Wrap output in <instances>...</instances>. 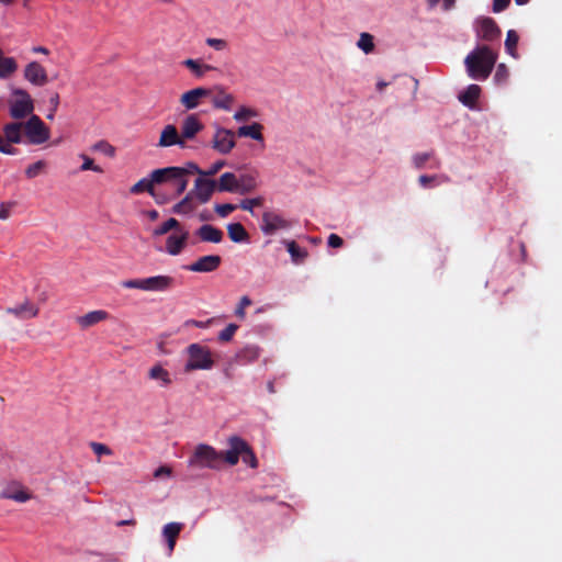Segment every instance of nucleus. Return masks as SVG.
<instances>
[{
	"label": "nucleus",
	"mask_w": 562,
	"mask_h": 562,
	"mask_svg": "<svg viewBox=\"0 0 562 562\" xmlns=\"http://www.w3.org/2000/svg\"><path fill=\"white\" fill-rule=\"evenodd\" d=\"M497 55L487 46H477L464 59L467 71L472 79L485 80L491 75Z\"/></svg>",
	"instance_id": "f257e3e1"
},
{
	"label": "nucleus",
	"mask_w": 562,
	"mask_h": 562,
	"mask_svg": "<svg viewBox=\"0 0 562 562\" xmlns=\"http://www.w3.org/2000/svg\"><path fill=\"white\" fill-rule=\"evenodd\" d=\"M187 361L183 367L186 373L196 370H211L215 366L213 352L206 346L198 342L190 344L186 350Z\"/></svg>",
	"instance_id": "f03ea898"
},
{
	"label": "nucleus",
	"mask_w": 562,
	"mask_h": 562,
	"mask_svg": "<svg viewBox=\"0 0 562 562\" xmlns=\"http://www.w3.org/2000/svg\"><path fill=\"white\" fill-rule=\"evenodd\" d=\"M222 451H217L210 445H198L188 460V465L194 469H220Z\"/></svg>",
	"instance_id": "7ed1b4c3"
},
{
	"label": "nucleus",
	"mask_w": 562,
	"mask_h": 562,
	"mask_svg": "<svg viewBox=\"0 0 562 562\" xmlns=\"http://www.w3.org/2000/svg\"><path fill=\"white\" fill-rule=\"evenodd\" d=\"M9 113L14 120L30 117L34 111V100L31 94L21 88H13L9 99Z\"/></svg>",
	"instance_id": "20e7f679"
},
{
	"label": "nucleus",
	"mask_w": 562,
	"mask_h": 562,
	"mask_svg": "<svg viewBox=\"0 0 562 562\" xmlns=\"http://www.w3.org/2000/svg\"><path fill=\"white\" fill-rule=\"evenodd\" d=\"M22 124L29 143L40 145L49 139V128L44 124L40 116L32 114L27 121Z\"/></svg>",
	"instance_id": "39448f33"
},
{
	"label": "nucleus",
	"mask_w": 562,
	"mask_h": 562,
	"mask_svg": "<svg viewBox=\"0 0 562 562\" xmlns=\"http://www.w3.org/2000/svg\"><path fill=\"white\" fill-rule=\"evenodd\" d=\"M165 173L169 179L177 180L179 191H186L189 180L188 177L193 173L203 176V170L195 162L189 161L182 167H166Z\"/></svg>",
	"instance_id": "423d86ee"
},
{
	"label": "nucleus",
	"mask_w": 562,
	"mask_h": 562,
	"mask_svg": "<svg viewBox=\"0 0 562 562\" xmlns=\"http://www.w3.org/2000/svg\"><path fill=\"white\" fill-rule=\"evenodd\" d=\"M164 176H166L164 168L155 169L150 172L148 178H143L132 186L130 192L133 194L148 192L154 199H157V192L154 186L164 183Z\"/></svg>",
	"instance_id": "0eeeda50"
},
{
	"label": "nucleus",
	"mask_w": 562,
	"mask_h": 562,
	"mask_svg": "<svg viewBox=\"0 0 562 562\" xmlns=\"http://www.w3.org/2000/svg\"><path fill=\"white\" fill-rule=\"evenodd\" d=\"M234 132L224 127H216L212 138V148L222 155H227L235 147Z\"/></svg>",
	"instance_id": "6e6552de"
},
{
	"label": "nucleus",
	"mask_w": 562,
	"mask_h": 562,
	"mask_svg": "<svg viewBox=\"0 0 562 562\" xmlns=\"http://www.w3.org/2000/svg\"><path fill=\"white\" fill-rule=\"evenodd\" d=\"M216 190V181L209 179L207 177H199L194 181V186L190 191L191 195L194 196L200 203H206L210 201L214 191Z\"/></svg>",
	"instance_id": "1a4fd4ad"
},
{
	"label": "nucleus",
	"mask_w": 562,
	"mask_h": 562,
	"mask_svg": "<svg viewBox=\"0 0 562 562\" xmlns=\"http://www.w3.org/2000/svg\"><path fill=\"white\" fill-rule=\"evenodd\" d=\"M247 442L238 437L232 436L228 438V449L222 452V460H224L229 465L237 464L239 457L243 456L245 451H247Z\"/></svg>",
	"instance_id": "9d476101"
},
{
	"label": "nucleus",
	"mask_w": 562,
	"mask_h": 562,
	"mask_svg": "<svg viewBox=\"0 0 562 562\" xmlns=\"http://www.w3.org/2000/svg\"><path fill=\"white\" fill-rule=\"evenodd\" d=\"M189 232L181 227L168 236L165 251L170 256H178L187 247Z\"/></svg>",
	"instance_id": "9b49d317"
},
{
	"label": "nucleus",
	"mask_w": 562,
	"mask_h": 562,
	"mask_svg": "<svg viewBox=\"0 0 562 562\" xmlns=\"http://www.w3.org/2000/svg\"><path fill=\"white\" fill-rule=\"evenodd\" d=\"M475 33L477 38L484 41H494L498 38L501 34L499 27L496 25L495 21L491 18H480L475 21Z\"/></svg>",
	"instance_id": "f8f14e48"
},
{
	"label": "nucleus",
	"mask_w": 562,
	"mask_h": 562,
	"mask_svg": "<svg viewBox=\"0 0 562 562\" xmlns=\"http://www.w3.org/2000/svg\"><path fill=\"white\" fill-rule=\"evenodd\" d=\"M211 89L204 87L188 90L181 94L180 103L188 111L194 110L200 105L202 99L211 95Z\"/></svg>",
	"instance_id": "ddd939ff"
},
{
	"label": "nucleus",
	"mask_w": 562,
	"mask_h": 562,
	"mask_svg": "<svg viewBox=\"0 0 562 562\" xmlns=\"http://www.w3.org/2000/svg\"><path fill=\"white\" fill-rule=\"evenodd\" d=\"M290 223L280 214L274 212H265L262 215L261 231L266 235H272L277 231L289 228Z\"/></svg>",
	"instance_id": "4468645a"
},
{
	"label": "nucleus",
	"mask_w": 562,
	"mask_h": 562,
	"mask_svg": "<svg viewBox=\"0 0 562 562\" xmlns=\"http://www.w3.org/2000/svg\"><path fill=\"white\" fill-rule=\"evenodd\" d=\"M203 123L198 119L196 115L190 114L184 117L180 132L184 147L187 146V142L193 139L203 130Z\"/></svg>",
	"instance_id": "2eb2a0df"
},
{
	"label": "nucleus",
	"mask_w": 562,
	"mask_h": 562,
	"mask_svg": "<svg viewBox=\"0 0 562 562\" xmlns=\"http://www.w3.org/2000/svg\"><path fill=\"white\" fill-rule=\"evenodd\" d=\"M173 278L170 276H154L143 279V291L145 292H165L173 285Z\"/></svg>",
	"instance_id": "dca6fc26"
},
{
	"label": "nucleus",
	"mask_w": 562,
	"mask_h": 562,
	"mask_svg": "<svg viewBox=\"0 0 562 562\" xmlns=\"http://www.w3.org/2000/svg\"><path fill=\"white\" fill-rule=\"evenodd\" d=\"M211 102L215 109L229 111L235 102V97L222 86L211 89Z\"/></svg>",
	"instance_id": "f3484780"
},
{
	"label": "nucleus",
	"mask_w": 562,
	"mask_h": 562,
	"mask_svg": "<svg viewBox=\"0 0 562 562\" xmlns=\"http://www.w3.org/2000/svg\"><path fill=\"white\" fill-rule=\"evenodd\" d=\"M24 78L32 85L42 87L48 82L47 72L37 61L29 63L24 68Z\"/></svg>",
	"instance_id": "a211bd4d"
},
{
	"label": "nucleus",
	"mask_w": 562,
	"mask_h": 562,
	"mask_svg": "<svg viewBox=\"0 0 562 562\" xmlns=\"http://www.w3.org/2000/svg\"><path fill=\"white\" fill-rule=\"evenodd\" d=\"M176 145L184 148V143L181 139L180 132H178L175 125L168 124L161 130L157 146L165 148Z\"/></svg>",
	"instance_id": "6ab92c4d"
},
{
	"label": "nucleus",
	"mask_w": 562,
	"mask_h": 562,
	"mask_svg": "<svg viewBox=\"0 0 562 562\" xmlns=\"http://www.w3.org/2000/svg\"><path fill=\"white\" fill-rule=\"evenodd\" d=\"M110 314L104 310H95L76 317V323L81 329H88L101 322L109 319Z\"/></svg>",
	"instance_id": "aec40b11"
},
{
	"label": "nucleus",
	"mask_w": 562,
	"mask_h": 562,
	"mask_svg": "<svg viewBox=\"0 0 562 562\" xmlns=\"http://www.w3.org/2000/svg\"><path fill=\"white\" fill-rule=\"evenodd\" d=\"M221 257L217 255H207L200 257L191 263L188 269L193 272H211L216 270L221 265Z\"/></svg>",
	"instance_id": "412c9836"
},
{
	"label": "nucleus",
	"mask_w": 562,
	"mask_h": 562,
	"mask_svg": "<svg viewBox=\"0 0 562 562\" xmlns=\"http://www.w3.org/2000/svg\"><path fill=\"white\" fill-rule=\"evenodd\" d=\"M148 378L155 381L159 387L167 389L172 384L170 372L161 363H155L148 369Z\"/></svg>",
	"instance_id": "4be33fe9"
},
{
	"label": "nucleus",
	"mask_w": 562,
	"mask_h": 562,
	"mask_svg": "<svg viewBox=\"0 0 562 562\" xmlns=\"http://www.w3.org/2000/svg\"><path fill=\"white\" fill-rule=\"evenodd\" d=\"M182 65L198 79L203 78L207 72L216 70L214 66L204 63L202 59L188 58L182 61Z\"/></svg>",
	"instance_id": "5701e85b"
},
{
	"label": "nucleus",
	"mask_w": 562,
	"mask_h": 562,
	"mask_svg": "<svg viewBox=\"0 0 562 562\" xmlns=\"http://www.w3.org/2000/svg\"><path fill=\"white\" fill-rule=\"evenodd\" d=\"M7 313L12 314L19 318L27 319L36 317L38 314V307L31 303L29 300H25L19 305H15L13 307H9L7 310Z\"/></svg>",
	"instance_id": "b1692460"
},
{
	"label": "nucleus",
	"mask_w": 562,
	"mask_h": 562,
	"mask_svg": "<svg viewBox=\"0 0 562 562\" xmlns=\"http://www.w3.org/2000/svg\"><path fill=\"white\" fill-rule=\"evenodd\" d=\"M182 528H183V524H181V522H169L164 526L162 537L167 541L169 554L172 553L175 546H176V540H177L179 533L181 532Z\"/></svg>",
	"instance_id": "393cba45"
},
{
	"label": "nucleus",
	"mask_w": 562,
	"mask_h": 562,
	"mask_svg": "<svg viewBox=\"0 0 562 562\" xmlns=\"http://www.w3.org/2000/svg\"><path fill=\"white\" fill-rule=\"evenodd\" d=\"M196 234L202 241L218 244L223 239V232L209 224L202 225Z\"/></svg>",
	"instance_id": "a878e982"
},
{
	"label": "nucleus",
	"mask_w": 562,
	"mask_h": 562,
	"mask_svg": "<svg viewBox=\"0 0 562 562\" xmlns=\"http://www.w3.org/2000/svg\"><path fill=\"white\" fill-rule=\"evenodd\" d=\"M19 66L16 60L13 57H8L3 54L2 48L0 47V79H8L12 77Z\"/></svg>",
	"instance_id": "bb28decb"
},
{
	"label": "nucleus",
	"mask_w": 562,
	"mask_h": 562,
	"mask_svg": "<svg viewBox=\"0 0 562 562\" xmlns=\"http://www.w3.org/2000/svg\"><path fill=\"white\" fill-rule=\"evenodd\" d=\"M22 122L9 123L4 126L3 133L8 143L20 144L22 143Z\"/></svg>",
	"instance_id": "cd10ccee"
},
{
	"label": "nucleus",
	"mask_w": 562,
	"mask_h": 562,
	"mask_svg": "<svg viewBox=\"0 0 562 562\" xmlns=\"http://www.w3.org/2000/svg\"><path fill=\"white\" fill-rule=\"evenodd\" d=\"M238 178L233 172H225L220 177L216 188L221 192H236L238 188Z\"/></svg>",
	"instance_id": "c85d7f7f"
},
{
	"label": "nucleus",
	"mask_w": 562,
	"mask_h": 562,
	"mask_svg": "<svg viewBox=\"0 0 562 562\" xmlns=\"http://www.w3.org/2000/svg\"><path fill=\"white\" fill-rule=\"evenodd\" d=\"M237 134L240 137H250L255 140L263 142L262 125L259 123L240 126L237 130Z\"/></svg>",
	"instance_id": "c756f323"
},
{
	"label": "nucleus",
	"mask_w": 562,
	"mask_h": 562,
	"mask_svg": "<svg viewBox=\"0 0 562 562\" xmlns=\"http://www.w3.org/2000/svg\"><path fill=\"white\" fill-rule=\"evenodd\" d=\"M227 233L234 243L248 241L249 236L244 226L239 223H232L227 225Z\"/></svg>",
	"instance_id": "7c9ffc66"
},
{
	"label": "nucleus",
	"mask_w": 562,
	"mask_h": 562,
	"mask_svg": "<svg viewBox=\"0 0 562 562\" xmlns=\"http://www.w3.org/2000/svg\"><path fill=\"white\" fill-rule=\"evenodd\" d=\"M481 93L477 85H470L459 97L460 101L468 106H473Z\"/></svg>",
	"instance_id": "2f4dec72"
},
{
	"label": "nucleus",
	"mask_w": 562,
	"mask_h": 562,
	"mask_svg": "<svg viewBox=\"0 0 562 562\" xmlns=\"http://www.w3.org/2000/svg\"><path fill=\"white\" fill-rule=\"evenodd\" d=\"M237 184H238L237 193H239V194L249 193L258 187L257 180H256L255 176H252V175H241L238 178Z\"/></svg>",
	"instance_id": "473e14b6"
},
{
	"label": "nucleus",
	"mask_w": 562,
	"mask_h": 562,
	"mask_svg": "<svg viewBox=\"0 0 562 562\" xmlns=\"http://www.w3.org/2000/svg\"><path fill=\"white\" fill-rule=\"evenodd\" d=\"M193 200H194V196L191 195V193L189 192L180 202H178L176 205H173L172 212L176 214L191 213L195 209Z\"/></svg>",
	"instance_id": "72a5a7b5"
},
{
	"label": "nucleus",
	"mask_w": 562,
	"mask_h": 562,
	"mask_svg": "<svg viewBox=\"0 0 562 562\" xmlns=\"http://www.w3.org/2000/svg\"><path fill=\"white\" fill-rule=\"evenodd\" d=\"M286 249L295 263H302L307 257V251L293 240L286 243Z\"/></svg>",
	"instance_id": "f704fd0d"
},
{
	"label": "nucleus",
	"mask_w": 562,
	"mask_h": 562,
	"mask_svg": "<svg viewBox=\"0 0 562 562\" xmlns=\"http://www.w3.org/2000/svg\"><path fill=\"white\" fill-rule=\"evenodd\" d=\"M357 47L364 54H370L374 50V38L373 35L367 32H362L357 41Z\"/></svg>",
	"instance_id": "c9c22d12"
},
{
	"label": "nucleus",
	"mask_w": 562,
	"mask_h": 562,
	"mask_svg": "<svg viewBox=\"0 0 562 562\" xmlns=\"http://www.w3.org/2000/svg\"><path fill=\"white\" fill-rule=\"evenodd\" d=\"M518 41H519L518 34L514 30H509L506 34L505 49L514 58H518V54L516 50Z\"/></svg>",
	"instance_id": "e433bc0d"
},
{
	"label": "nucleus",
	"mask_w": 562,
	"mask_h": 562,
	"mask_svg": "<svg viewBox=\"0 0 562 562\" xmlns=\"http://www.w3.org/2000/svg\"><path fill=\"white\" fill-rule=\"evenodd\" d=\"M180 228H181L180 223L176 218L171 217V218L167 220L166 222H164L160 226L156 227L153 231V235L154 236H162L172 229L176 232Z\"/></svg>",
	"instance_id": "4c0bfd02"
},
{
	"label": "nucleus",
	"mask_w": 562,
	"mask_h": 562,
	"mask_svg": "<svg viewBox=\"0 0 562 562\" xmlns=\"http://www.w3.org/2000/svg\"><path fill=\"white\" fill-rule=\"evenodd\" d=\"M258 115V112L249 106L241 105L234 114V120L237 122H246L250 119H254Z\"/></svg>",
	"instance_id": "58836bf2"
},
{
	"label": "nucleus",
	"mask_w": 562,
	"mask_h": 562,
	"mask_svg": "<svg viewBox=\"0 0 562 562\" xmlns=\"http://www.w3.org/2000/svg\"><path fill=\"white\" fill-rule=\"evenodd\" d=\"M260 350L257 346H246L238 353V358L241 361L250 362L256 360L259 357Z\"/></svg>",
	"instance_id": "ea45409f"
},
{
	"label": "nucleus",
	"mask_w": 562,
	"mask_h": 562,
	"mask_svg": "<svg viewBox=\"0 0 562 562\" xmlns=\"http://www.w3.org/2000/svg\"><path fill=\"white\" fill-rule=\"evenodd\" d=\"M92 150L102 153L106 157L113 158L115 156V147L106 140H99L91 147Z\"/></svg>",
	"instance_id": "a19ab883"
},
{
	"label": "nucleus",
	"mask_w": 562,
	"mask_h": 562,
	"mask_svg": "<svg viewBox=\"0 0 562 562\" xmlns=\"http://www.w3.org/2000/svg\"><path fill=\"white\" fill-rule=\"evenodd\" d=\"M46 168V162L44 160H37L36 162L30 165L25 169V176L29 179H33L37 176H40Z\"/></svg>",
	"instance_id": "79ce46f5"
},
{
	"label": "nucleus",
	"mask_w": 562,
	"mask_h": 562,
	"mask_svg": "<svg viewBox=\"0 0 562 562\" xmlns=\"http://www.w3.org/2000/svg\"><path fill=\"white\" fill-rule=\"evenodd\" d=\"M79 158L82 159V165L80 166L81 171L91 170L98 173L103 172V169L100 166L95 165L93 159L87 156L86 154H80Z\"/></svg>",
	"instance_id": "37998d69"
},
{
	"label": "nucleus",
	"mask_w": 562,
	"mask_h": 562,
	"mask_svg": "<svg viewBox=\"0 0 562 562\" xmlns=\"http://www.w3.org/2000/svg\"><path fill=\"white\" fill-rule=\"evenodd\" d=\"M238 329V326L236 324H228L220 334H218V340L223 342H227L232 340L234 337L236 330Z\"/></svg>",
	"instance_id": "c03bdc74"
},
{
	"label": "nucleus",
	"mask_w": 562,
	"mask_h": 562,
	"mask_svg": "<svg viewBox=\"0 0 562 562\" xmlns=\"http://www.w3.org/2000/svg\"><path fill=\"white\" fill-rule=\"evenodd\" d=\"M207 46L214 48L217 52L227 49L228 43L224 38L207 37L205 40Z\"/></svg>",
	"instance_id": "a18cd8bd"
},
{
	"label": "nucleus",
	"mask_w": 562,
	"mask_h": 562,
	"mask_svg": "<svg viewBox=\"0 0 562 562\" xmlns=\"http://www.w3.org/2000/svg\"><path fill=\"white\" fill-rule=\"evenodd\" d=\"M508 77H509L508 68L506 67V65L499 64L496 68L494 80L497 83H505L507 81Z\"/></svg>",
	"instance_id": "49530a36"
},
{
	"label": "nucleus",
	"mask_w": 562,
	"mask_h": 562,
	"mask_svg": "<svg viewBox=\"0 0 562 562\" xmlns=\"http://www.w3.org/2000/svg\"><path fill=\"white\" fill-rule=\"evenodd\" d=\"M250 304H251V300L247 295L241 296L240 300H239L238 306L235 310V315L238 318L244 319L245 316H246L245 308L247 306H249Z\"/></svg>",
	"instance_id": "de8ad7c7"
},
{
	"label": "nucleus",
	"mask_w": 562,
	"mask_h": 562,
	"mask_svg": "<svg viewBox=\"0 0 562 562\" xmlns=\"http://www.w3.org/2000/svg\"><path fill=\"white\" fill-rule=\"evenodd\" d=\"M434 156L432 151L428 153H417L413 156V162L416 168H423L426 161H428Z\"/></svg>",
	"instance_id": "09e8293b"
},
{
	"label": "nucleus",
	"mask_w": 562,
	"mask_h": 562,
	"mask_svg": "<svg viewBox=\"0 0 562 562\" xmlns=\"http://www.w3.org/2000/svg\"><path fill=\"white\" fill-rule=\"evenodd\" d=\"M90 448L99 457L112 454V450L104 443L93 441V442H90Z\"/></svg>",
	"instance_id": "8fccbe9b"
},
{
	"label": "nucleus",
	"mask_w": 562,
	"mask_h": 562,
	"mask_svg": "<svg viewBox=\"0 0 562 562\" xmlns=\"http://www.w3.org/2000/svg\"><path fill=\"white\" fill-rule=\"evenodd\" d=\"M241 460L244 463L248 464L250 468L255 469L258 467V461L249 445H247V451H245L241 456Z\"/></svg>",
	"instance_id": "3c124183"
},
{
	"label": "nucleus",
	"mask_w": 562,
	"mask_h": 562,
	"mask_svg": "<svg viewBox=\"0 0 562 562\" xmlns=\"http://www.w3.org/2000/svg\"><path fill=\"white\" fill-rule=\"evenodd\" d=\"M261 198L246 199L240 202L239 206L240 209L252 213L254 207L261 205Z\"/></svg>",
	"instance_id": "603ef678"
},
{
	"label": "nucleus",
	"mask_w": 562,
	"mask_h": 562,
	"mask_svg": "<svg viewBox=\"0 0 562 562\" xmlns=\"http://www.w3.org/2000/svg\"><path fill=\"white\" fill-rule=\"evenodd\" d=\"M214 210L221 217H226L228 214L236 210V205L231 203L216 204Z\"/></svg>",
	"instance_id": "864d4df0"
},
{
	"label": "nucleus",
	"mask_w": 562,
	"mask_h": 562,
	"mask_svg": "<svg viewBox=\"0 0 562 562\" xmlns=\"http://www.w3.org/2000/svg\"><path fill=\"white\" fill-rule=\"evenodd\" d=\"M172 476V469L168 465H161L154 472L155 479H170Z\"/></svg>",
	"instance_id": "5fc2aeb1"
},
{
	"label": "nucleus",
	"mask_w": 562,
	"mask_h": 562,
	"mask_svg": "<svg viewBox=\"0 0 562 562\" xmlns=\"http://www.w3.org/2000/svg\"><path fill=\"white\" fill-rule=\"evenodd\" d=\"M224 166H225V161L224 160L215 161L214 164H212L210 166L209 169L203 170V177H207L209 178V177L215 176Z\"/></svg>",
	"instance_id": "6e6d98bb"
},
{
	"label": "nucleus",
	"mask_w": 562,
	"mask_h": 562,
	"mask_svg": "<svg viewBox=\"0 0 562 562\" xmlns=\"http://www.w3.org/2000/svg\"><path fill=\"white\" fill-rule=\"evenodd\" d=\"M5 497L20 503H24L30 499V495L25 491H18L14 493L5 494Z\"/></svg>",
	"instance_id": "4d7b16f0"
},
{
	"label": "nucleus",
	"mask_w": 562,
	"mask_h": 562,
	"mask_svg": "<svg viewBox=\"0 0 562 562\" xmlns=\"http://www.w3.org/2000/svg\"><path fill=\"white\" fill-rule=\"evenodd\" d=\"M125 289H137L143 291V279H131L122 282Z\"/></svg>",
	"instance_id": "13d9d810"
},
{
	"label": "nucleus",
	"mask_w": 562,
	"mask_h": 562,
	"mask_svg": "<svg viewBox=\"0 0 562 562\" xmlns=\"http://www.w3.org/2000/svg\"><path fill=\"white\" fill-rule=\"evenodd\" d=\"M0 151L7 155H14L16 149L11 146V143H8L5 137L3 138L0 135Z\"/></svg>",
	"instance_id": "bf43d9fd"
},
{
	"label": "nucleus",
	"mask_w": 562,
	"mask_h": 562,
	"mask_svg": "<svg viewBox=\"0 0 562 562\" xmlns=\"http://www.w3.org/2000/svg\"><path fill=\"white\" fill-rule=\"evenodd\" d=\"M344 245V240L336 234H330L328 237V246L333 248H339Z\"/></svg>",
	"instance_id": "052dcab7"
},
{
	"label": "nucleus",
	"mask_w": 562,
	"mask_h": 562,
	"mask_svg": "<svg viewBox=\"0 0 562 562\" xmlns=\"http://www.w3.org/2000/svg\"><path fill=\"white\" fill-rule=\"evenodd\" d=\"M509 4V0H494L493 2V11L494 12H502L507 8Z\"/></svg>",
	"instance_id": "680f3d73"
},
{
	"label": "nucleus",
	"mask_w": 562,
	"mask_h": 562,
	"mask_svg": "<svg viewBox=\"0 0 562 562\" xmlns=\"http://www.w3.org/2000/svg\"><path fill=\"white\" fill-rule=\"evenodd\" d=\"M211 323H212V319H207L205 322L190 319V321L186 322V325L187 326H195V327H200V328H206L211 325Z\"/></svg>",
	"instance_id": "e2e57ef3"
},
{
	"label": "nucleus",
	"mask_w": 562,
	"mask_h": 562,
	"mask_svg": "<svg viewBox=\"0 0 562 562\" xmlns=\"http://www.w3.org/2000/svg\"><path fill=\"white\" fill-rule=\"evenodd\" d=\"M11 207L9 204H0V220H8L10 217Z\"/></svg>",
	"instance_id": "0e129e2a"
},
{
	"label": "nucleus",
	"mask_w": 562,
	"mask_h": 562,
	"mask_svg": "<svg viewBox=\"0 0 562 562\" xmlns=\"http://www.w3.org/2000/svg\"><path fill=\"white\" fill-rule=\"evenodd\" d=\"M436 179H438L437 176H427V175H423L418 178V181L419 183L423 186V187H428L432 181H435Z\"/></svg>",
	"instance_id": "69168bd1"
},
{
	"label": "nucleus",
	"mask_w": 562,
	"mask_h": 562,
	"mask_svg": "<svg viewBox=\"0 0 562 562\" xmlns=\"http://www.w3.org/2000/svg\"><path fill=\"white\" fill-rule=\"evenodd\" d=\"M162 178H164V183H170L172 186L176 195H180L184 192V191H179L177 180L169 179V177H167V176H164Z\"/></svg>",
	"instance_id": "338daca9"
},
{
	"label": "nucleus",
	"mask_w": 562,
	"mask_h": 562,
	"mask_svg": "<svg viewBox=\"0 0 562 562\" xmlns=\"http://www.w3.org/2000/svg\"><path fill=\"white\" fill-rule=\"evenodd\" d=\"M49 103L52 105L53 112H56L59 104V95L57 93H54L49 99Z\"/></svg>",
	"instance_id": "774afa93"
}]
</instances>
